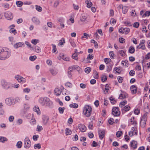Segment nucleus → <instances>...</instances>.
I'll list each match as a JSON object with an SVG mask.
<instances>
[{
	"instance_id": "f257e3e1",
	"label": "nucleus",
	"mask_w": 150,
	"mask_h": 150,
	"mask_svg": "<svg viewBox=\"0 0 150 150\" xmlns=\"http://www.w3.org/2000/svg\"><path fill=\"white\" fill-rule=\"evenodd\" d=\"M11 51L6 47H0V59L5 60L8 58L11 55Z\"/></svg>"
},
{
	"instance_id": "f03ea898",
	"label": "nucleus",
	"mask_w": 150,
	"mask_h": 150,
	"mask_svg": "<svg viewBox=\"0 0 150 150\" xmlns=\"http://www.w3.org/2000/svg\"><path fill=\"white\" fill-rule=\"evenodd\" d=\"M39 103L42 105H45L50 107L52 106L53 103L47 97L41 98L39 100Z\"/></svg>"
},
{
	"instance_id": "7ed1b4c3",
	"label": "nucleus",
	"mask_w": 150,
	"mask_h": 150,
	"mask_svg": "<svg viewBox=\"0 0 150 150\" xmlns=\"http://www.w3.org/2000/svg\"><path fill=\"white\" fill-rule=\"evenodd\" d=\"M0 85L1 88L5 90L11 88V83L5 79H2L0 81Z\"/></svg>"
},
{
	"instance_id": "20e7f679",
	"label": "nucleus",
	"mask_w": 150,
	"mask_h": 150,
	"mask_svg": "<svg viewBox=\"0 0 150 150\" xmlns=\"http://www.w3.org/2000/svg\"><path fill=\"white\" fill-rule=\"evenodd\" d=\"M92 111L91 107L88 105H85L83 108V114L86 117H88L91 115Z\"/></svg>"
},
{
	"instance_id": "39448f33",
	"label": "nucleus",
	"mask_w": 150,
	"mask_h": 150,
	"mask_svg": "<svg viewBox=\"0 0 150 150\" xmlns=\"http://www.w3.org/2000/svg\"><path fill=\"white\" fill-rule=\"evenodd\" d=\"M31 146V142L28 137H26L24 139V146L25 148L28 149Z\"/></svg>"
},
{
	"instance_id": "423d86ee",
	"label": "nucleus",
	"mask_w": 150,
	"mask_h": 150,
	"mask_svg": "<svg viewBox=\"0 0 150 150\" xmlns=\"http://www.w3.org/2000/svg\"><path fill=\"white\" fill-rule=\"evenodd\" d=\"M137 127H132L131 131L129 132V135L130 137L134 135H137Z\"/></svg>"
},
{
	"instance_id": "0eeeda50",
	"label": "nucleus",
	"mask_w": 150,
	"mask_h": 150,
	"mask_svg": "<svg viewBox=\"0 0 150 150\" xmlns=\"http://www.w3.org/2000/svg\"><path fill=\"white\" fill-rule=\"evenodd\" d=\"M5 18L8 20H11L13 18V13L9 11H7L4 13Z\"/></svg>"
},
{
	"instance_id": "6e6552de",
	"label": "nucleus",
	"mask_w": 150,
	"mask_h": 150,
	"mask_svg": "<svg viewBox=\"0 0 150 150\" xmlns=\"http://www.w3.org/2000/svg\"><path fill=\"white\" fill-rule=\"evenodd\" d=\"M130 30L128 28H121L119 29L118 31L119 33L125 34H128L130 32Z\"/></svg>"
},
{
	"instance_id": "1a4fd4ad",
	"label": "nucleus",
	"mask_w": 150,
	"mask_h": 150,
	"mask_svg": "<svg viewBox=\"0 0 150 150\" xmlns=\"http://www.w3.org/2000/svg\"><path fill=\"white\" fill-rule=\"evenodd\" d=\"M112 114L115 116H118L120 114V112L119 111L118 107L113 108L112 110Z\"/></svg>"
},
{
	"instance_id": "9d476101",
	"label": "nucleus",
	"mask_w": 150,
	"mask_h": 150,
	"mask_svg": "<svg viewBox=\"0 0 150 150\" xmlns=\"http://www.w3.org/2000/svg\"><path fill=\"white\" fill-rule=\"evenodd\" d=\"M59 57H58L59 59H60L62 58L63 60L66 61H69L70 60V58L66 56H65L63 53H60L59 54Z\"/></svg>"
},
{
	"instance_id": "9b49d317",
	"label": "nucleus",
	"mask_w": 150,
	"mask_h": 150,
	"mask_svg": "<svg viewBox=\"0 0 150 150\" xmlns=\"http://www.w3.org/2000/svg\"><path fill=\"white\" fill-rule=\"evenodd\" d=\"M15 78L19 82L22 83H25L26 81V79L25 78L19 75L15 76Z\"/></svg>"
},
{
	"instance_id": "f8f14e48",
	"label": "nucleus",
	"mask_w": 150,
	"mask_h": 150,
	"mask_svg": "<svg viewBox=\"0 0 150 150\" xmlns=\"http://www.w3.org/2000/svg\"><path fill=\"white\" fill-rule=\"evenodd\" d=\"M13 100L11 98H7L5 100V102L6 104L8 105L11 106L13 105L15 103L13 102Z\"/></svg>"
},
{
	"instance_id": "ddd939ff",
	"label": "nucleus",
	"mask_w": 150,
	"mask_h": 150,
	"mask_svg": "<svg viewBox=\"0 0 150 150\" xmlns=\"http://www.w3.org/2000/svg\"><path fill=\"white\" fill-rule=\"evenodd\" d=\"M145 40H141L140 41V43L139 45L137 47V48L138 49H141L142 50L145 49V47L144 45Z\"/></svg>"
},
{
	"instance_id": "4468645a",
	"label": "nucleus",
	"mask_w": 150,
	"mask_h": 150,
	"mask_svg": "<svg viewBox=\"0 0 150 150\" xmlns=\"http://www.w3.org/2000/svg\"><path fill=\"white\" fill-rule=\"evenodd\" d=\"M25 46L23 42H18L16 43L13 45V47L15 49H17L20 47H23Z\"/></svg>"
},
{
	"instance_id": "2eb2a0df",
	"label": "nucleus",
	"mask_w": 150,
	"mask_h": 150,
	"mask_svg": "<svg viewBox=\"0 0 150 150\" xmlns=\"http://www.w3.org/2000/svg\"><path fill=\"white\" fill-rule=\"evenodd\" d=\"M78 127L80 131L82 132H84L86 129V127L82 124H79L78 125Z\"/></svg>"
},
{
	"instance_id": "dca6fc26",
	"label": "nucleus",
	"mask_w": 150,
	"mask_h": 150,
	"mask_svg": "<svg viewBox=\"0 0 150 150\" xmlns=\"http://www.w3.org/2000/svg\"><path fill=\"white\" fill-rule=\"evenodd\" d=\"M98 134L100 139H102L105 136V131L104 130H100L98 131Z\"/></svg>"
},
{
	"instance_id": "f3484780",
	"label": "nucleus",
	"mask_w": 150,
	"mask_h": 150,
	"mask_svg": "<svg viewBox=\"0 0 150 150\" xmlns=\"http://www.w3.org/2000/svg\"><path fill=\"white\" fill-rule=\"evenodd\" d=\"M137 142L134 140H132L130 143V146L134 149H136L137 147Z\"/></svg>"
},
{
	"instance_id": "a211bd4d",
	"label": "nucleus",
	"mask_w": 150,
	"mask_h": 150,
	"mask_svg": "<svg viewBox=\"0 0 150 150\" xmlns=\"http://www.w3.org/2000/svg\"><path fill=\"white\" fill-rule=\"evenodd\" d=\"M121 93L120 95L119 98L122 99L128 97V94L124 91H121Z\"/></svg>"
},
{
	"instance_id": "6ab92c4d",
	"label": "nucleus",
	"mask_w": 150,
	"mask_h": 150,
	"mask_svg": "<svg viewBox=\"0 0 150 150\" xmlns=\"http://www.w3.org/2000/svg\"><path fill=\"white\" fill-rule=\"evenodd\" d=\"M32 22L35 24L38 25L40 23V21L37 18L34 17L31 19Z\"/></svg>"
},
{
	"instance_id": "aec40b11",
	"label": "nucleus",
	"mask_w": 150,
	"mask_h": 150,
	"mask_svg": "<svg viewBox=\"0 0 150 150\" xmlns=\"http://www.w3.org/2000/svg\"><path fill=\"white\" fill-rule=\"evenodd\" d=\"M43 122L44 124L46 125L47 123L49 118L48 116L43 115L42 117Z\"/></svg>"
},
{
	"instance_id": "412c9836",
	"label": "nucleus",
	"mask_w": 150,
	"mask_h": 150,
	"mask_svg": "<svg viewBox=\"0 0 150 150\" xmlns=\"http://www.w3.org/2000/svg\"><path fill=\"white\" fill-rule=\"evenodd\" d=\"M130 90L132 93H136L137 92V88L135 85H134L131 86Z\"/></svg>"
},
{
	"instance_id": "4be33fe9",
	"label": "nucleus",
	"mask_w": 150,
	"mask_h": 150,
	"mask_svg": "<svg viewBox=\"0 0 150 150\" xmlns=\"http://www.w3.org/2000/svg\"><path fill=\"white\" fill-rule=\"evenodd\" d=\"M61 93V91L59 88H56L54 90L55 95L57 96H59Z\"/></svg>"
},
{
	"instance_id": "5701e85b",
	"label": "nucleus",
	"mask_w": 150,
	"mask_h": 150,
	"mask_svg": "<svg viewBox=\"0 0 150 150\" xmlns=\"http://www.w3.org/2000/svg\"><path fill=\"white\" fill-rule=\"evenodd\" d=\"M130 109V107L129 105H126L123 108L121 109L122 111V112H127Z\"/></svg>"
},
{
	"instance_id": "b1692460",
	"label": "nucleus",
	"mask_w": 150,
	"mask_h": 150,
	"mask_svg": "<svg viewBox=\"0 0 150 150\" xmlns=\"http://www.w3.org/2000/svg\"><path fill=\"white\" fill-rule=\"evenodd\" d=\"M128 51L129 53L131 54H133L135 52V49L134 47L132 46H130L129 48Z\"/></svg>"
},
{
	"instance_id": "393cba45",
	"label": "nucleus",
	"mask_w": 150,
	"mask_h": 150,
	"mask_svg": "<svg viewBox=\"0 0 150 150\" xmlns=\"http://www.w3.org/2000/svg\"><path fill=\"white\" fill-rule=\"evenodd\" d=\"M69 42L71 45L73 47H76V44L74 41V40L73 39H70L69 40Z\"/></svg>"
},
{
	"instance_id": "a878e982",
	"label": "nucleus",
	"mask_w": 150,
	"mask_h": 150,
	"mask_svg": "<svg viewBox=\"0 0 150 150\" xmlns=\"http://www.w3.org/2000/svg\"><path fill=\"white\" fill-rule=\"evenodd\" d=\"M8 141V139L4 137L0 136V142L4 143Z\"/></svg>"
},
{
	"instance_id": "bb28decb",
	"label": "nucleus",
	"mask_w": 150,
	"mask_h": 150,
	"mask_svg": "<svg viewBox=\"0 0 150 150\" xmlns=\"http://www.w3.org/2000/svg\"><path fill=\"white\" fill-rule=\"evenodd\" d=\"M33 109L34 111L36 112L38 115H40V112L38 107L35 106L33 108Z\"/></svg>"
},
{
	"instance_id": "cd10ccee",
	"label": "nucleus",
	"mask_w": 150,
	"mask_h": 150,
	"mask_svg": "<svg viewBox=\"0 0 150 150\" xmlns=\"http://www.w3.org/2000/svg\"><path fill=\"white\" fill-rule=\"evenodd\" d=\"M87 4V6L88 8H90L92 5V2L89 0H87L85 2Z\"/></svg>"
},
{
	"instance_id": "c85d7f7f",
	"label": "nucleus",
	"mask_w": 150,
	"mask_h": 150,
	"mask_svg": "<svg viewBox=\"0 0 150 150\" xmlns=\"http://www.w3.org/2000/svg\"><path fill=\"white\" fill-rule=\"evenodd\" d=\"M146 121L144 120H141L140 121V126L142 128L144 127L146 125Z\"/></svg>"
},
{
	"instance_id": "c756f323",
	"label": "nucleus",
	"mask_w": 150,
	"mask_h": 150,
	"mask_svg": "<svg viewBox=\"0 0 150 150\" xmlns=\"http://www.w3.org/2000/svg\"><path fill=\"white\" fill-rule=\"evenodd\" d=\"M113 65L112 64H108V65H107V71L109 72L112 69Z\"/></svg>"
},
{
	"instance_id": "7c9ffc66",
	"label": "nucleus",
	"mask_w": 150,
	"mask_h": 150,
	"mask_svg": "<svg viewBox=\"0 0 150 150\" xmlns=\"http://www.w3.org/2000/svg\"><path fill=\"white\" fill-rule=\"evenodd\" d=\"M104 60L107 65H108V64H111L110 63V62L111 61V60L110 59L105 58L104 59Z\"/></svg>"
},
{
	"instance_id": "2f4dec72",
	"label": "nucleus",
	"mask_w": 150,
	"mask_h": 150,
	"mask_svg": "<svg viewBox=\"0 0 150 150\" xmlns=\"http://www.w3.org/2000/svg\"><path fill=\"white\" fill-rule=\"evenodd\" d=\"M50 71L51 73L53 75H55L57 73V71L56 70L53 69H51L50 70Z\"/></svg>"
},
{
	"instance_id": "473e14b6",
	"label": "nucleus",
	"mask_w": 150,
	"mask_h": 150,
	"mask_svg": "<svg viewBox=\"0 0 150 150\" xmlns=\"http://www.w3.org/2000/svg\"><path fill=\"white\" fill-rule=\"evenodd\" d=\"M114 71H115V73L119 74L120 72V67H115L114 68Z\"/></svg>"
},
{
	"instance_id": "72a5a7b5",
	"label": "nucleus",
	"mask_w": 150,
	"mask_h": 150,
	"mask_svg": "<svg viewBox=\"0 0 150 150\" xmlns=\"http://www.w3.org/2000/svg\"><path fill=\"white\" fill-rule=\"evenodd\" d=\"M65 40L64 38H62L61 40H59V45L61 46L63 45L65 43Z\"/></svg>"
},
{
	"instance_id": "f704fd0d",
	"label": "nucleus",
	"mask_w": 150,
	"mask_h": 150,
	"mask_svg": "<svg viewBox=\"0 0 150 150\" xmlns=\"http://www.w3.org/2000/svg\"><path fill=\"white\" fill-rule=\"evenodd\" d=\"M78 54L77 53H74L72 56V58L77 61L78 60Z\"/></svg>"
},
{
	"instance_id": "c9c22d12",
	"label": "nucleus",
	"mask_w": 150,
	"mask_h": 150,
	"mask_svg": "<svg viewBox=\"0 0 150 150\" xmlns=\"http://www.w3.org/2000/svg\"><path fill=\"white\" fill-rule=\"evenodd\" d=\"M127 102L126 100H125L122 102H120V107L121 108H122L123 106L125 105L126 104H127Z\"/></svg>"
},
{
	"instance_id": "e433bc0d",
	"label": "nucleus",
	"mask_w": 150,
	"mask_h": 150,
	"mask_svg": "<svg viewBox=\"0 0 150 150\" xmlns=\"http://www.w3.org/2000/svg\"><path fill=\"white\" fill-rule=\"evenodd\" d=\"M22 145V142L21 141H19L17 142L16 146L19 149L21 147Z\"/></svg>"
},
{
	"instance_id": "4c0bfd02",
	"label": "nucleus",
	"mask_w": 150,
	"mask_h": 150,
	"mask_svg": "<svg viewBox=\"0 0 150 150\" xmlns=\"http://www.w3.org/2000/svg\"><path fill=\"white\" fill-rule=\"evenodd\" d=\"M16 4L18 7H20L21 6L23 5V3L21 1H16Z\"/></svg>"
},
{
	"instance_id": "58836bf2",
	"label": "nucleus",
	"mask_w": 150,
	"mask_h": 150,
	"mask_svg": "<svg viewBox=\"0 0 150 150\" xmlns=\"http://www.w3.org/2000/svg\"><path fill=\"white\" fill-rule=\"evenodd\" d=\"M66 134V135H70L71 134L72 132L71 130L68 128H67L65 129Z\"/></svg>"
},
{
	"instance_id": "ea45409f",
	"label": "nucleus",
	"mask_w": 150,
	"mask_h": 150,
	"mask_svg": "<svg viewBox=\"0 0 150 150\" xmlns=\"http://www.w3.org/2000/svg\"><path fill=\"white\" fill-rule=\"evenodd\" d=\"M147 118V113H145L142 116L141 120L146 121Z\"/></svg>"
},
{
	"instance_id": "a19ab883",
	"label": "nucleus",
	"mask_w": 150,
	"mask_h": 150,
	"mask_svg": "<svg viewBox=\"0 0 150 150\" xmlns=\"http://www.w3.org/2000/svg\"><path fill=\"white\" fill-rule=\"evenodd\" d=\"M9 32L11 33H13L14 35H16L17 33L16 30L14 28H11L10 29Z\"/></svg>"
},
{
	"instance_id": "79ce46f5",
	"label": "nucleus",
	"mask_w": 150,
	"mask_h": 150,
	"mask_svg": "<svg viewBox=\"0 0 150 150\" xmlns=\"http://www.w3.org/2000/svg\"><path fill=\"white\" fill-rule=\"evenodd\" d=\"M69 106L71 108H77L78 107V105L76 103L71 104Z\"/></svg>"
},
{
	"instance_id": "37998d69",
	"label": "nucleus",
	"mask_w": 150,
	"mask_h": 150,
	"mask_svg": "<svg viewBox=\"0 0 150 150\" xmlns=\"http://www.w3.org/2000/svg\"><path fill=\"white\" fill-rule=\"evenodd\" d=\"M93 72L94 74V78L96 79H98V75L97 72L95 70H93Z\"/></svg>"
},
{
	"instance_id": "c03bdc74",
	"label": "nucleus",
	"mask_w": 150,
	"mask_h": 150,
	"mask_svg": "<svg viewBox=\"0 0 150 150\" xmlns=\"http://www.w3.org/2000/svg\"><path fill=\"white\" fill-rule=\"evenodd\" d=\"M34 147L35 149H40L41 147L40 144L39 143L35 144L34 146Z\"/></svg>"
},
{
	"instance_id": "a18cd8bd",
	"label": "nucleus",
	"mask_w": 150,
	"mask_h": 150,
	"mask_svg": "<svg viewBox=\"0 0 150 150\" xmlns=\"http://www.w3.org/2000/svg\"><path fill=\"white\" fill-rule=\"evenodd\" d=\"M9 5L7 3H5L3 5V6L6 10L8 9L9 8Z\"/></svg>"
},
{
	"instance_id": "49530a36",
	"label": "nucleus",
	"mask_w": 150,
	"mask_h": 150,
	"mask_svg": "<svg viewBox=\"0 0 150 150\" xmlns=\"http://www.w3.org/2000/svg\"><path fill=\"white\" fill-rule=\"evenodd\" d=\"M122 134V132L121 131H118L116 133V136L117 137H120Z\"/></svg>"
},
{
	"instance_id": "de8ad7c7",
	"label": "nucleus",
	"mask_w": 150,
	"mask_h": 150,
	"mask_svg": "<svg viewBox=\"0 0 150 150\" xmlns=\"http://www.w3.org/2000/svg\"><path fill=\"white\" fill-rule=\"evenodd\" d=\"M35 9L39 12H41L42 10V8L40 6L38 5L35 6Z\"/></svg>"
},
{
	"instance_id": "09e8293b",
	"label": "nucleus",
	"mask_w": 150,
	"mask_h": 150,
	"mask_svg": "<svg viewBox=\"0 0 150 150\" xmlns=\"http://www.w3.org/2000/svg\"><path fill=\"white\" fill-rule=\"evenodd\" d=\"M37 58L36 56L34 55L33 56H30L29 57V59L31 61H33Z\"/></svg>"
},
{
	"instance_id": "8fccbe9b",
	"label": "nucleus",
	"mask_w": 150,
	"mask_h": 150,
	"mask_svg": "<svg viewBox=\"0 0 150 150\" xmlns=\"http://www.w3.org/2000/svg\"><path fill=\"white\" fill-rule=\"evenodd\" d=\"M36 121L34 117H32L30 123L33 125H34L36 124Z\"/></svg>"
},
{
	"instance_id": "3c124183",
	"label": "nucleus",
	"mask_w": 150,
	"mask_h": 150,
	"mask_svg": "<svg viewBox=\"0 0 150 150\" xmlns=\"http://www.w3.org/2000/svg\"><path fill=\"white\" fill-rule=\"evenodd\" d=\"M39 42V40L37 39H33L31 40V43L34 45H36Z\"/></svg>"
},
{
	"instance_id": "603ef678",
	"label": "nucleus",
	"mask_w": 150,
	"mask_h": 150,
	"mask_svg": "<svg viewBox=\"0 0 150 150\" xmlns=\"http://www.w3.org/2000/svg\"><path fill=\"white\" fill-rule=\"evenodd\" d=\"M150 15V11H147L142 16V17H144V16H149Z\"/></svg>"
},
{
	"instance_id": "864d4df0",
	"label": "nucleus",
	"mask_w": 150,
	"mask_h": 150,
	"mask_svg": "<svg viewBox=\"0 0 150 150\" xmlns=\"http://www.w3.org/2000/svg\"><path fill=\"white\" fill-rule=\"evenodd\" d=\"M91 71V69L89 67H88L85 69V71L87 74H88Z\"/></svg>"
},
{
	"instance_id": "5fc2aeb1",
	"label": "nucleus",
	"mask_w": 150,
	"mask_h": 150,
	"mask_svg": "<svg viewBox=\"0 0 150 150\" xmlns=\"http://www.w3.org/2000/svg\"><path fill=\"white\" fill-rule=\"evenodd\" d=\"M131 14L132 16H137L136 12L134 10H132Z\"/></svg>"
},
{
	"instance_id": "6e6d98bb",
	"label": "nucleus",
	"mask_w": 150,
	"mask_h": 150,
	"mask_svg": "<svg viewBox=\"0 0 150 150\" xmlns=\"http://www.w3.org/2000/svg\"><path fill=\"white\" fill-rule=\"evenodd\" d=\"M73 67H74V69H76L78 71H80L81 68L79 66H78L77 65H74Z\"/></svg>"
},
{
	"instance_id": "4d7b16f0",
	"label": "nucleus",
	"mask_w": 150,
	"mask_h": 150,
	"mask_svg": "<svg viewBox=\"0 0 150 150\" xmlns=\"http://www.w3.org/2000/svg\"><path fill=\"white\" fill-rule=\"evenodd\" d=\"M65 109V108L64 107H63V108L59 107L58 109L59 113L61 114L63 113L64 111V110Z\"/></svg>"
},
{
	"instance_id": "13d9d810",
	"label": "nucleus",
	"mask_w": 150,
	"mask_h": 150,
	"mask_svg": "<svg viewBox=\"0 0 150 150\" xmlns=\"http://www.w3.org/2000/svg\"><path fill=\"white\" fill-rule=\"evenodd\" d=\"M19 84H11V88L13 87L15 88H18L19 86Z\"/></svg>"
},
{
	"instance_id": "bf43d9fd",
	"label": "nucleus",
	"mask_w": 150,
	"mask_h": 150,
	"mask_svg": "<svg viewBox=\"0 0 150 150\" xmlns=\"http://www.w3.org/2000/svg\"><path fill=\"white\" fill-rule=\"evenodd\" d=\"M117 79L119 83H121L123 81V79L122 77H121L120 76H119L117 77Z\"/></svg>"
},
{
	"instance_id": "052dcab7",
	"label": "nucleus",
	"mask_w": 150,
	"mask_h": 150,
	"mask_svg": "<svg viewBox=\"0 0 150 150\" xmlns=\"http://www.w3.org/2000/svg\"><path fill=\"white\" fill-rule=\"evenodd\" d=\"M23 92L25 93H29L30 91V89L28 88H24L23 90Z\"/></svg>"
},
{
	"instance_id": "680f3d73",
	"label": "nucleus",
	"mask_w": 150,
	"mask_h": 150,
	"mask_svg": "<svg viewBox=\"0 0 150 150\" xmlns=\"http://www.w3.org/2000/svg\"><path fill=\"white\" fill-rule=\"evenodd\" d=\"M119 42L122 43H123L125 42V39L123 38H119Z\"/></svg>"
},
{
	"instance_id": "e2e57ef3",
	"label": "nucleus",
	"mask_w": 150,
	"mask_h": 150,
	"mask_svg": "<svg viewBox=\"0 0 150 150\" xmlns=\"http://www.w3.org/2000/svg\"><path fill=\"white\" fill-rule=\"evenodd\" d=\"M109 55L111 58H113L115 56L114 53V52L113 51H110L109 52Z\"/></svg>"
},
{
	"instance_id": "0e129e2a",
	"label": "nucleus",
	"mask_w": 150,
	"mask_h": 150,
	"mask_svg": "<svg viewBox=\"0 0 150 150\" xmlns=\"http://www.w3.org/2000/svg\"><path fill=\"white\" fill-rule=\"evenodd\" d=\"M130 125H133V127H137V123L136 121L134 120L133 122L130 124Z\"/></svg>"
},
{
	"instance_id": "69168bd1",
	"label": "nucleus",
	"mask_w": 150,
	"mask_h": 150,
	"mask_svg": "<svg viewBox=\"0 0 150 150\" xmlns=\"http://www.w3.org/2000/svg\"><path fill=\"white\" fill-rule=\"evenodd\" d=\"M23 122V120L21 119H18L17 121V123L18 125H20L22 124Z\"/></svg>"
},
{
	"instance_id": "338daca9",
	"label": "nucleus",
	"mask_w": 150,
	"mask_h": 150,
	"mask_svg": "<svg viewBox=\"0 0 150 150\" xmlns=\"http://www.w3.org/2000/svg\"><path fill=\"white\" fill-rule=\"evenodd\" d=\"M14 117L13 116H10L8 118V120L10 122H12L14 119Z\"/></svg>"
},
{
	"instance_id": "774afa93",
	"label": "nucleus",
	"mask_w": 150,
	"mask_h": 150,
	"mask_svg": "<svg viewBox=\"0 0 150 150\" xmlns=\"http://www.w3.org/2000/svg\"><path fill=\"white\" fill-rule=\"evenodd\" d=\"M119 54L122 56H124L125 55V54L124 51L122 50H120L119 51Z\"/></svg>"
}]
</instances>
